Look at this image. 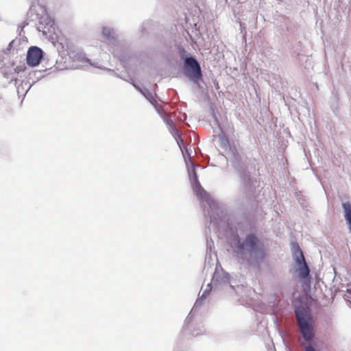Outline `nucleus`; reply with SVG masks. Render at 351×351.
Masks as SVG:
<instances>
[{"label":"nucleus","instance_id":"1","mask_svg":"<svg viewBox=\"0 0 351 351\" xmlns=\"http://www.w3.org/2000/svg\"><path fill=\"white\" fill-rule=\"evenodd\" d=\"M235 251L240 254L247 252L256 261L263 260L267 256L264 244L254 234L247 235L243 242L238 240Z\"/></svg>","mask_w":351,"mask_h":351},{"label":"nucleus","instance_id":"2","mask_svg":"<svg viewBox=\"0 0 351 351\" xmlns=\"http://www.w3.org/2000/svg\"><path fill=\"white\" fill-rule=\"evenodd\" d=\"M295 313L302 337L306 341H312L314 338L315 332L311 315L304 308H296Z\"/></svg>","mask_w":351,"mask_h":351},{"label":"nucleus","instance_id":"3","mask_svg":"<svg viewBox=\"0 0 351 351\" xmlns=\"http://www.w3.org/2000/svg\"><path fill=\"white\" fill-rule=\"evenodd\" d=\"M295 263L300 266L299 269V277L305 279L309 276L310 270L306 263L303 252L300 247L298 246L297 250L295 252Z\"/></svg>","mask_w":351,"mask_h":351},{"label":"nucleus","instance_id":"4","mask_svg":"<svg viewBox=\"0 0 351 351\" xmlns=\"http://www.w3.org/2000/svg\"><path fill=\"white\" fill-rule=\"evenodd\" d=\"M42 58L43 51L38 47H31L27 51V63L32 66H37Z\"/></svg>","mask_w":351,"mask_h":351},{"label":"nucleus","instance_id":"5","mask_svg":"<svg viewBox=\"0 0 351 351\" xmlns=\"http://www.w3.org/2000/svg\"><path fill=\"white\" fill-rule=\"evenodd\" d=\"M185 65L191 69L192 78L199 80L202 77V71L198 62L193 57L186 58L185 60Z\"/></svg>","mask_w":351,"mask_h":351},{"label":"nucleus","instance_id":"6","mask_svg":"<svg viewBox=\"0 0 351 351\" xmlns=\"http://www.w3.org/2000/svg\"><path fill=\"white\" fill-rule=\"evenodd\" d=\"M342 207L344 211V217L346 220L350 231L351 232V204L348 202L342 204Z\"/></svg>","mask_w":351,"mask_h":351},{"label":"nucleus","instance_id":"7","mask_svg":"<svg viewBox=\"0 0 351 351\" xmlns=\"http://www.w3.org/2000/svg\"><path fill=\"white\" fill-rule=\"evenodd\" d=\"M168 123L169 124L170 126V132L173 136L175 139L178 138V137L181 135L178 130L176 128V126L173 125V122L171 120L168 121Z\"/></svg>","mask_w":351,"mask_h":351},{"label":"nucleus","instance_id":"8","mask_svg":"<svg viewBox=\"0 0 351 351\" xmlns=\"http://www.w3.org/2000/svg\"><path fill=\"white\" fill-rule=\"evenodd\" d=\"M176 141L182 151L183 149H184L186 152H188L186 147L184 145V140L182 139L181 135L179 136L178 138L176 139Z\"/></svg>","mask_w":351,"mask_h":351},{"label":"nucleus","instance_id":"9","mask_svg":"<svg viewBox=\"0 0 351 351\" xmlns=\"http://www.w3.org/2000/svg\"><path fill=\"white\" fill-rule=\"evenodd\" d=\"M102 33L104 36H106V37H110L111 36V34H112V31L111 29H110L109 28H107V27H104L103 29V31H102Z\"/></svg>","mask_w":351,"mask_h":351},{"label":"nucleus","instance_id":"10","mask_svg":"<svg viewBox=\"0 0 351 351\" xmlns=\"http://www.w3.org/2000/svg\"><path fill=\"white\" fill-rule=\"evenodd\" d=\"M304 351H316L312 346H308L305 348Z\"/></svg>","mask_w":351,"mask_h":351},{"label":"nucleus","instance_id":"11","mask_svg":"<svg viewBox=\"0 0 351 351\" xmlns=\"http://www.w3.org/2000/svg\"><path fill=\"white\" fill-rule=\"evenodd\" d=\"M152 104L153 105H154V106L156 108V109L159 111V108H158L157 105H158V103L156 101V100L154 99L153 101H152Z\"/></svg>","mask_w":351,"mask_h":351},{"label":"nucleus","instance_id":"12","mask_svg":"<svg viewBox=\"0 0 351 351\" xmlns=\"http://www.w3.org/2000/svg\"><path fill=\"white\" fill-rule=\"evenodd\" d=\"M198 187H199V191H202V192H203L204 193H205V194L206 193V191L204 190V189H202V188L201 187V186L199 185V183H198Z\"/></svg>","mask_w":351,"mask_h":351},{"label":"nucleus","instance_id":"13","mask_svg":"<svg viewBox=\"0 0 351 351\" xmlns=\"http://www.w3.org/2000/svg\"><path fill=\"white\" fill-rule=\"evenodd\" d=\"M195 178L197 180V175L195 173Z\"/></svg>","mask_w":351,"mask_h":351}]
</instances>
